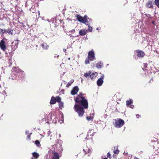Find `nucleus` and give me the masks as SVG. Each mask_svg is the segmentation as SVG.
<instances>
[{
  "mask_svg": "<svg viewBox=\"0 0 159 159\" xmlns=\"http://www.w3.org/2000/svg\"><path fill=\"white\" fill-rule=\"evenodd\" d=\"M75 101L78 104L75 105L74 109L78 113L79 116L81 117L84 113V109H87L88 107V101L85 97H81L79 96L76 98Z\"/></svg>",
  "mask_w": 159,
  "mask_h": 159,
  "instance_id": "obj_1",
  "label": "nucleus"
},
{
  "mask_svg": "<svg viewBox=\"0 0 159 159\" xmlns=\"http://www.w3.org/2000/svg\"><path fill=\"white\" fill-rule=\"evenodd\" d=\"M77 20L80 22L85 24L86 25H89V23L92 21V19L89 18L87 16L85 15L84 17L81 16L80 15H76L75 16Z\"/></svg>",
  "mask_w": 159,
  "mask_h": 159,
  "instance_id": "obj_2",
  "label": "nucleus"
},
{
  "mask_svg": "<svg viewBox=\"0 0 159 159\" xmlns=\"http://www.w3.org/2000/svg\"><path fill=\"white\" fill-rule=\"evenodd\" d=\"M96 59L94 51L92 50L88 53V56L85 61V63L88 64L89 63V61H92Z\"/></svg>",
  "mask_w": 159,
  "mask_h": 159,
  "instance_id": "obj_3",
  "label": "nucleus"
},
{
  "mask_svg": "<svg viewBox=\"0 0 159 159\" xmlns=\"http://www.w3.org/2000/svg\"><path fill=\"white\" fill-rule=\"evenodd\" d=\"M124 124L125 122L123 120L120 118H118L115 120V122L114 125L116 127L120 128L122 127Z\"/></svg>",
  "mask_w": 159,
  "mask_h": 159,
  "instance_id": "obj_4",
  "label": "nucleus"
},
{
  "mask_svg": "<svg viewBox=\"0 0 159 159\" xmlns=\"http://www.w3.org/2000/svg\"><path fill=\"white\" fill-rule=\"evenodd\" d=\"M137 56L140 58H143L145 55V53L142 50H136Z\"/></svg>",
  "mask_w": 159,
  "mask_h": 159,
  "instance_id": "obj_5",
  "label": "nucleus"
},
{
  "mask_svg": "<svg viewBox=\"0 0 159 159\" xmlns=\"http://www.w3.org/2000/svg\"><path fill=\"white\" fill-rule=\"evenodd\" d=\"M83 151L84 152L85 154H88V156H89L92 154V152L91 149H89L88 147L86 146L84 148Z\"/></svg>",
  "mask_w": 159,
  "mask_h": 159,
  "instance_id": "obj_6",
  "label": "nucleus"
},
{
  "mask_svg": "<svg viewBox=\"0 0 159 159\" xmlns=\"http://www.w3.org/2000/svg\"><path fill=\"white\" fill-rule=\"evenodd\" d=\"M154 4L153 1L152 0H149L146 3L145 7L148 8H153Z\"/></svg>",
  "mask_w": 159,
  "mask_h": 159,
  "instance_id": "obj_7",
  "label": "nucleus"
},
{
  "mask_svg": "<svg viewBox=\"0 0 159 159\" xmlns=\"http://www.w3.org/2000/svg\"><path fill=\"white\" fill-rule=\"evenodd\" d=\"M0 48L3 51H5L6 49V42L3 40H2L0 42Z\"/></svg>",
  "mask_w": 159,
  "mask_h": 159,
  "instance_id": "obj_8",
  "label": "nucleus"
},
{
  "mask_svg": "<svg viewBox=\"0 0 159 159\" xmlns=\"http://www.w3.org/2000/svg\"><path fill=\"white\" fill-rule=\"evenodd\" d=\"M79 89L78 87V86H76L74 87L72 90L71 91V94L72 95H75L79 91Z\"/></svg>",
  "mask_w": 159,
  "mask_h": 159,
  "instance_id": "obj_9",
  "label": "nucleus"
},
{
  "mask_svg": "<svg viewBox=\"0 0 159 159\" xmlns=\"http://www.w3.org/2000/svg\"><path fill=\"white\" fill-rule=\"evenodd\" d=\"M53 155L52 159H59L60 157L58 153L54 151L52 152Z\"/></svg>",
  "mask_w": 159,
  "mask_h": 159,
  "instance_id": "obj_10",
  "label": "nucleus"
},
{
  "mask_svg": "<svg viewBox=\"0 0 159 159\" xmlns=\"http://www.w3.org/2000/svg\"><path fill=\"white\" fill-rule=\"evenodd\" d=\"M88 32V31L85 29H82L79 32V34L80 35L84 36Z\"/></svg>",
  "mask_w": 159,
  "mask_h": 159,
  "instance_id": "obj_11",
  "label": "nucleus"
},
{
  "mask_svg": "<svg viewBox=\"0 0 159 159\" xmlns=\"http://www.w3.org/2000/svg\"><path fill=\"white\" fill-rule=\"evenodd\" d=\"M5 88L2 87L0 85V93L2 94L3 95H5L7 94V93L5 91Z\"/></svg>",
  "mask_w": 159,
  "mask_h": 159,
  "instance_id": "obj_12",
  "label": "nucleus"
},
{
  "mask_svg": "<svg viewBox=\"0 0 159 159\" xmlns=\"http://www.w3.org/2000/svg\"><path fill=\"white\" fill-rule=\"evenodd\" d=\"M13 31V30L11 29H6L4 31V33H8L9 34H11L12 35L13 34L12 33Z\"/></svg>",
  "mask_w": 159,
  "mask_h": 159,
  "instance_id": "obj_13",
  "label": "nucleus"
},
{
  "mask_svg": "<svg viewBox=\"0 0 159 159\" xmlns=\"http://www.w3.org/2000/svg\"><path fill=\"white\" fill-rule=\"evenodd\" d=\"M32 155L34 158L32 157L31 159H37L39 156V154L35 152L32 153Z\"/></svg>",
  "mask_w": 159,
  "mask_h": 159,
  "instance_id": "obj_14",
  "label": "nucleus"
},
{
  "mask_svg": "<svg viewBox=\"0 0 159 159\" xmlns=\"http://www.w3.org/2000/svg\"><path fill=\"white\" fill-rule=\"evenodd\" d=\"M56 102V99L55 98L52 97L51 98L50 103L51 104H54Z\"/></svg>",
  "mask_w": 159,
  "mask_h": 159,
  "instance_id": "obj_15",
  "label": "nucleus"
},
{
  "mask_svg": "<svg viewBox=\"0 0 159 159\" xmlns=\"http://www.w3.org/2000/svg\"><path fill=\"white\" fill-rule=\"evenodd\" d=\"M41 45L43 48L44 49H47L49 47V46L46 43H43Z\"/></svg>",
  "mask_w": 159,
  "mask_h": 159,
  "instance_id": "obj_16",
  "label": "nucleus"
},
{
  "mask_svg": "<svg viewBox=\"0 0 159 159\" xmlns=\"http://www.w3.org/2000/svg\"><path fill=\"white\" fill-rule=\"evenodd\" d=\"M132 102V101L131 99H129V100H127L126 102V105L127 106H129Z\"/></svg>",
  "mask_w": 159,
  "mask_h": 159,
  "instance_id": "obj_17",
  "label": "nucleus"
},
{
  "mask_svg": "<svg viewBox=\"0 0 159 159\" xmlns=\"http://www.w3.org/2000/svg\"><path fill=\"white\" fill-rule=\"evenodd\" d=\"M104 78V75H102V76H101L100 77V86H101L102 83H103V79Z\"/></svg>",
  "mask_w": 159,
  "mask_h": 159,
  "instance_id": "obj_18",
  "label": "nucleus"
},
{
  "mask_svg": "<svg viewBox=\"0 0 159 159\" xmlns=\"http://www.w3.org/2000/svg\"><path fill=\"white\" fill-rule=\"evenodd\" d=\"M59 108L62 109L64 107V103L62 102H61L59 103Z\"/></svg>",
  "mask_w": 159,
  "mask_h": 159,
  "instance_id": "obj_19",
  "label": "nucleus"
},
{
  "mask_svg": "<svg viewBox=\"0 0 159 159\" xmlns=\"http://www.w3.org/2000/svg\"><path fill=\"white\" fill-rule=\"evenodd\" d=\"M35 144L38 147H39L41 146V144L40 142L38 140H36L35 141Z\"/></svg>",
  "mask_w": 159,
  "mask_h": 159,
  "instance_id": "obj_20",
  "label": "nucleus"
},
{
  "mask_svg": "<svg viewBox=\"0 0 159 159\" xmlns=\"http://www.w3.org/2000/svg\"><path fill=\"white\" fill-rule=\"evenodd\" d=\"M119 150L118 149L115 150L113 152L114 153V154L113 155L114 157L115 156H116V155H118L119 154Z\"/></svg>",
  "mask_w": 159,
  "mask_h": 159,
  "instance_id": "obj_21",
  "label": "nucleus"
},
{
  "mask_svg": "<svg viewBox=\"0 0 159 159\" xmlns=\"http://www.w3.org/2000/svg\"><path fill=\"white\" fill-rule=\"evenodd\" d=\"M74 80H70L69 82H68L67 84L66 85V87H69L70 86H71V84L73 83L74 82Z\"/></svg>",
  "mask_w": 159,
  "mask_h": 159,
  "instance_id": "obj_22",
  "label": "nucleus"
},
{
  "mask_svg": "<svg viewBox=\"0 0 159 159\" xmlns=\"http://www.w3.org/2000/svg\"><path fill=\"white\" fill-rule=\"evenodd\" d=\"M154 2L156 5L159 8V0H155Z\"/></svg>",
  "mask_w": 159,
  "mask_h": 159,
  "instance_id": "obj_23",
  "label": "nucleus"
},
{
  "mask_svg": "<svg viewBox=\"0 0 159 159\" xmlns=\"http://www.w3.org/2000/svg\"><path fill=\"white\" fill-rule=\"evenodd\" d=\"M56 98V102H58L59 103L61 102V99L59 96H57Z\"/></svg>",
  "mask_w": 159,
  "mask_h": 159,
  "instance_id": "obj_24",
  "label": "nucleus"
},
{
  "mask_svg": "<svg viewBox=\"0 0 159 159\" xmlns=\"http://www.w3.org/2000/svg\"><path fill=\"white\" fill-rule=\"evenodd\" d=\"M86 119L88 120L89 121L93 120V117L91 116H88L86 117Z\"/></svg>",
  "mask_w": 159,
  "mask_h": 159,
  "instance_id": "obj_25",
  "label": "nucleus"
},
{
  "mask_svg": "<svg viewBox=\"0 0 159 159\" xmlns=\"http://www.w3.org/2000/svg\"><path fill=\"white\" fill-rule=\"evenodd\" d=\"M50 117V119H48V120H51L52 119V114H49L48 116V117L49 118V117Z\"/></svg>",
  "mask_w": 159,
  "mask_h": 159,
  "instance_id": "obj_26",
  "label": "nucleus"
},
{
  "mask_svg": "<svg viewBox=\"0 0 159 159\" xmlns=\"http://www.w3.org/2000/svg\"><path fill=\"white\" fill-rule=\"evenodd\" d=\"M84 94H83V93H80L79 95H78V96L77 97H79V96L81 97H84Z\"/></svg>",
  "mask_w": 159,
  "mask_h": 159,
  "instance_id": "obj_27",
  "label": "nucleus"
},
{
  "mask_svg": "<svg viewBox=\"0 0 159 159\" xmlns=\"http://www.w3.org/2000/svg\"><path fill=\"white\" fill-rule=\"evenodd\" d=\"M89 76H91L90 72L89 73H86L84 74V76L86 77H88Z\"/></svg>",
  "mask_w": 159,
  "mask_h": 159,
  "instance_id": "obj_28",
  "label": "nucleus"
},
{
  "mask_svg": "<svg viewBox=\"0 0 159 159\" xmlns=\"http://www.w3.org/2000/svg\"><path fill=\"white\" fill-rule=\"evenodd\" d=\"M32 134L31 133L30 134H29L28 135H27V139H29V140H30V134Z\"/></svg>",
  "mask_w": 159,
  "mask_h": 159,
  "instance_id": "obj_29",
  "label": "nucleus"
},
{
  "mask_svg": "<svg viewBox=\"0 0 159 159\" xmlns=\"http://www.w3.org/2000/svg\"><path fill=\"white\" fill-rule=\"evenodd\" d=\"M4 30L0 28V34H4Z\"/></svg>",
  "mask_w": 159,
  "mask_h": 159,
  "instance_id": "obj_30",
  "label": "nucleus"
},
{
  "mask_svg": "<svg viewBox=\"0 0 159 159\" xmlns=\"http://www.w3.org/2000/svg\"><path fill=\"white\" fill-rule=\"evenodd\" d=\"M107 156L110 158H111V154L110 152H108L107 153Z\"/></svg>",
  "mask_w": 159,
  "mask_h": 159,
  "instance_id": "obj_31",
  "label": "nucleus"
},
{
  "mask_svg": "<svg viewBox=\"0 0 159 159\" xmlns=\"http://www.w3.org/2000/svg\"><path fill=\"white\" fill-rule=\"evenodd\" d=\"M88 25V26H89V30L90 31V32H91L92 31V28L91 27H90L89 25Z\"/></svg>",
  "mask_w": 159,
  "mask_h": 159,
  "instance_id": "obj_32",
  "label": "nucleus"
},
{
  "mask_svg": "<svg viewBox=\"0 0 159 159\" xmlns=\"http://www.w3.org/2000/svg\"><path fill=\"white\" fill-rule=\"evenodd\" d=\"M148 66V64L146 63H144L143 65V66L144 67V68H146Z\"/></svg>",
  "mask_w": 159,
  "mask_h": 159,
  "instance_id": "obj_33",
  "label": "nucleus"
},
{
  "mask_svg": "<svg viewBox=\"0 0 159 159\" xmlns=\"http://www.w3.org/2000/svg\"><path fill=\"white\" fill-rule=\"evenodd\" d=\"M97 84L98 86H99V79H98L97 81Z\"/></svg>",
  "mask_w": 159,
  "mask_h": 159,
  "instance_id": "obj_34",
  "label": "nucleus"
},
{
  "mask_svg": "<svg viewBox=\"0 0 159 159\" xmlns=\"http://www.w3.org/2000/svg\"><path fill=\"white\" fill-rule=\"evenodd\" d=\"M25 133L26 135H28L30 134V131L29 130H27L25 131Z\"/></svg>",
  "mask_w": 159,
  "mask_h": 159,
  "instance_id": "obj_35",
  "label": "nucleus"
},
{
  "mask_svg": "<svg viewBox=\"0 0 159 159\" xmlns=\"http://www.w3.org/2000/svg\"><path fill=\"white\" fill-rule=\"evenodd\" d=\"M136 117L137 118H139L141 117V116L139 114H137L136 115Z\"/></svg>",
  "mask_w": 159,
  "mask_h": 159,
  "instance_id": "obj_36",
  "label": "nucleus"
},
{
  "mask_svg": "<svg viewBox=\"0 0 159 159\" xmlns=\"http://www.w3.org/2000/svg\"><path fill=\"white\" fill-rule=\"evenodd\" d=\"M155 21H152V23L153 25H155Z\"/></svg>",
  "mask_w": 159,
  "mask_h": 159,
  "instance_id": "obj_37",
  "label": "nucleus"
},
{
  "mask_svg": "<svg viewBox=\"0 0 159 159\" xmlns=\"http://www.w3.org/2000/svg\"><path fill=\"white\" fill-rule=\"evenodd\" d=\"M63 51L64 52H66V49H64Z\"/></svg>",
  "mask_w": 159,
  "mask_h": 159,
  "instance_id": "obj_38",
  "label": "nucleus"
},
{
  "mask_svg": "<svg viewBox=\"0 0 159 159\" xmlns=\"http://www.w3.org/2000/svg\"><path fill=\"white\" fill-rule=\"evenodd\" d=\"M130 107L131 108H133L134 107V106L133 105H132Z\"/></svg>",
  "mask_w": 159,
  "mask_h": 159,
  "instance_id": "obj_39",
  "label": "nucleus"
},
{
  "mask_svg": "<svg viewBox=\"0 0 159 159\" xmlns=\"http://www.w3.org/2000/svg\"><path fill=\"white\" fill-rule=\"evenodd\" d=\"M134 159H139V158H137L136 157H135V158H134Z\"/></svg>",
  "mask_w": 159,
  "mask_h": 159,
  "instance_id": "obj_40",
  "label": "nucleus"
},
{
  "mask_svg": "<svg viewBox=\"0 0 159 159\" xmlns=\"http://www.w3.org/2000/svg\"><path fill=\"white\" fill-rule=\"evenodd\" d=\"M70 57H69V58H68V59L69 60H70Z\"/></svg>",
  "mask_w": 159,
  "mask_h": 159,
  "instance_id": "obj_41",
  "label": "nucleus"
},
{
  "mask_svg": "<svg viewBox=\"0 0 159 159\" xmlns=\"http://www.w3.org/2000/svg\"><path fill=\"white\" fill-rule=\"evenodd\" d=\"M104 159H107V158L106 157H105V158H104Z\"/></svg>",
  "mask_w": 159,
  "mask_h": 159,
  "instance_id": "obj_42",
  "label": "nucleus"
},
{
  "mask_svg": "<svg viewBox=\"0 0 159 159\" xmlns=\"http://www.w3.org/2000/svg\"><path fill=\"white\" fill-rule=\"evenodd\" d=\"M2 94L0 93V95H1V96H2Z\"/></svg>",
  "mask_w": 159,
  "mask_h": 159,
  "instance_id": "obj_43",
  "label": "nucleus"
},
{
  "mask_svg": "<svg viewBox=\"0 0 159 159\" xmlns=\"http://www.w3.org/2000/svg\"><path fill=\"white\" fill-rule=\"evenodd\" d=\"M100 68H101V65H100Z\"/></svg>",
  "mask_w": 159,
  "mask_h": 159,
  "instance_id": "obj_44",
  "label": "nucleus"
},
{
  "mask_svg": "<svg viewBox=\"0 0 159 159\" xmlns=\"http://www.w3.org/2000/svg\"><path fill=\"white\" fill-rule=\"evenodd\" d=\"M55 144V146H57V144Z\"/></svg>",
  "mask_w": 159,
  "mask_h": 159,
  "instance_id": "obj_45",
  "label": "nucleus"
},
{
  "mask_svg": "<svg viewBox=\"0 0 159 159\" xmlns=\"http://www.w3.org/2000/svg\"><path fill=\"white\" fill-rule=\"evenodd\" d=\"M97 30H98V28H97Z\"/></svg>",
  "mask_w": 159,
  "mask_h": 159,
  "instance_id": "obj_46",
  "label": "nucleus"
}]
</instances>
